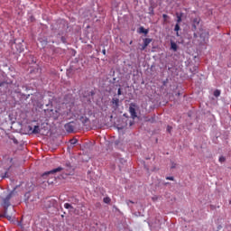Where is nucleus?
Returning <instances> with one entry per match:
<instances>
[{
  "mask_svg": "<svg viewBox=\"0 0 231 231\" xmlns=\"http://www.w3.org/2000/svg\"><path fill=\"white\" fill-rule=\"evenodd\" d=\"M15 192V188L13 191H11L5 199H3V207L5 210V214L8 211V207H10V199H12V197L14 196V193Z\"/></svg>",
  "mask_w": 231,
  "mask_h": 231,
  "instance_id": "1",
  "label": "nucleus"
},
{
  "mask_svg": "<svg viewBox=\"0 0 231 231\" xmlns=\"http://www.w3.org/2000/svg\"><path fill=\"white\" fill-rule=\"evenodd\" d=\"M199 23H201V18L199 16H196L191 20V30L192 32H196L198 30V26H199Z\"/></svg>",
  "mask_w": 231,
  "mask_h": 231,
  "instance_id": "2",
  "label": "nucleus"
},
{
  "mask_svg": "<svg viewBox=\"0 0 231 231\" xmlns=\"http://www.w3.org/2000/svg\"><path fill=\"white\" fill-rule=\"evenodd\" d=\"M23 41L17 42V40H14V44L15 46L16 51L18 53H23L24 51V45H23Z\"/></svg>",
  "mask_w": 231,
  "mask_h": 231,
  "instance_id": "3",
  "label": "nucleus"
},
{
  "mask_svg": "<svg viewBox=\"0 0 231 231\" xmlns=\"http://www.w3.org/2000/svg\"><path fill=\"white\" fill-rule=\"evenodd\" d=\"M134 107H136V104L131 103L129 106V113L134 120L138 116L136 115V109Z\"/></svg>",
  "mask_w": 231,
  "mask_h": 231,
  "instance_id": "4",
  "label": "nucleus"
},
{
  "mask_svg": "<svg viewBox=\"0 0 231 231\" xmlns=\"http://www.w3.org/2000/svg\"><path fill=\"white\" fill-rule=\"evenodd\" d=\"M60 171H62V167H58V168H55L53 170H51L49 171H45L42 177V178H47V176H50V174H56V172H60Z\"/></svg>",
  "mask_w": 231,
  "mask_h": 231,
  "instance_id": "5",
  "label": "nucleus"
},
{
  "mask_svg": "<svg viewBox=\"0 0 231 231\" xmlns=\"http://www.w3.org/2000/svg\"><path fill=\"white\" fill-rule=\"evenodd\" d=\"M199 37H200L199 44H207V42H208V32H202Z\"/></svg>",
  "mask_w": 231,
  "mask_h": 231,
  "instance_id": "6",
  "label": "nucleus"
},
{
  "mask_svg": "<svg viewBox=\"0 0 231 231\" xmlns=\"http://www.w3.org/2000/svg\"><path fill=\"white\" fill-rule=\"evenodd\" d=\"M111 105L113 109H118V107H120V99L118 97H113Z\"/></svg>",
  "mask_w": 231,
  "mask_h": 231,
  "instance_id": "7",
  "label": "nucleus"
},
{
  "mask_svg": "<svg viewBox=\"0 0 231 231\" xmlns=\"http://www.w3.org/2000/svg\"><path fill=\"white\" fill-rule=\"evenodd\" d=\"M65 129L67 133H73L75 131V125H73V123H68L65 125Z\"/></svg>",
  "mask_w": 231,
  "mask_h": 231,
  "instance_id": "8",
  "label": "nucleus"
},
{
  "mask_svg": "<svg viewBox=\"0 0 231 231\" xmlns=\"http://www.w3.org/2000/svg\"><path fill=\"white\" fill-rule=\"evenodd\" d=\"M32 134H41V126L35 125L32 130Z\"/></svg>",
  "mask_w": 231,
  "mask_h": 231,
  "instance_id": "9",
  "label": "nucleus"
},
{
  "mask_svg": "<svg viewBox=\"0 0 231 231\" xmlns=\"http://www.w3.org/2000/svg\"><path fill=\"white\" fill-rule=\"evenodd\" d=\"M176 17H177V24H180V23H181L182 21V17H183V13H176Z\"/></svg>",
  "mask_w": 231,
  "mask_h": 231,
  "instance_id": "10",
  "label": "nucleus"
},
{
  "mask_svg": "<svg viewBox=\"0 0 231 231\" xmlns=\"http://www.w3.org/2000/svg\"><path fill=\"white\" fill-rule=\"evenodd\" d=\"M138 32L139 33H144V35H147V33H149V30L145 29L143 26H141Z\"/></svg>",
  "mask_w": 231,
  "mask_h": 231,
  "instance_id": "11",
  "label": "nucleus"
},
{
  "mask_svg": "<svg viewBox=\"0 0 231 231\" xmlns=\"http://www.w3.org/2000/svg\"><path fill=\"white\" fill-rule=\"evenodd\" d=\"M171 50L173 51H178V44H176L174 42H171Z\"/></svg>",
  "mask_w": 231,
  "mask_h": 231,
  "instance_id": "12",
  "label": "nucleus"
},
{
  "mask_svg": "<svg viewBox=\"0 0 231 231\" xmlns=\"http://www.w3.org/2000/svg\"><path fill=\"white\" fill-rule=\"evenodd\" d=\"M179 30H181V28L180 27V23H176L174 27V32H176L177 37H180V32H178Z\"/></svg>",
  "mask_w": 231,
  "mask_h": 231,
  "instance_id": "13",
  "label": "nucleus"
},
{
  "mask_svg": "<svg viewBox=\"0 0 231 231\" xmlns=\"http://www.w3.org/2000/svg\"><path fill=\"white\" fill-rule=\"evenodd\" d=\"M150 42H152V39H151V38H145V39L143 40L144 47H145V46H149Z\"/></svg>",
  "mask_w": 231,
  "mask_h": 231,
  "instance_id": "14",
  "label": "nucleus"
},
{
  "mask_svg": "<svg viewBox=\"0 0 231 231\" xmlns=\"http://www.w3.org/2000/svg\"><path fill=\"white\" fill-rule=\"evenodd\" d=\"M4 217H6V219L12 221V216L8 215V211H6V209L4 211Z\"/></svg>",
  "mask_w": 231,
  "mask_h": 231,
  "instance_id": "15",
  "label": "nucleus"
},
{
  "mask_svg": "<svg viewBox=\"0 0 231 231\" xmlns=\"http://www.w3.org/2000/svg\"><path fill=\"white\" fill-rule=\"evenodd\" d=\"M162 18L164 23H169V19H171V17L168 14H162Z\"/></svg>",
  "mask_w": 231,
  "mask_h": 231,
  "instance_id": "16",
  "label": "nucleus"
},
{
  "mask_svg": "<svg viewBox=\"0 0 231 231\" xmlns=\"http://www.w3.org/2000/svg\"><path fill=\"white\" fill-rule=\"evenodd\" d=\"M78 142H79V140H77L75 138L69 140L70 145H77Z\"/></svg>",
  "mask_w": 231,
  "mask_h": 231,
  "instance_id": "17",
  "label": "nucleus"
},
{
  "mask_svg": "<svg viewBox=\"0 0 231 231\" xmlns=\"http://www.w3.org/2000/svg\"><path fill=\"white\" fill-rule=\"evenodd\" d=\"M103 201L104 203L108 204V203H111V199L109 197H106V198H104Z\"/></svg>",
  "mask_w": 231,
  "mask_h": 231,
  "instance_id": "18",
  "label": "nucleus"
},
{
  "mask_svg": "<svg viewBox=\"0 0 231 231\" xmlns=\"http://www.w3.org/2000/svg\"><path fill=\"white\" fill-rule=\"evenodd\" d=\"M64 208H67V209L73 208V206H71V204H69V203H65Z\"/></svg>",
  "mask_w": 231,
  "mask_h": 231,
  "instance_id": "19",
  "label": "nucleus"
},
{
  "mask_svg": "<svg viewBox=\"0 0 231 231\" xmlns=\"http://www.w3.org/2000/svg\"><path fill=\"white\" fill-rule=\"evenodd\" d=\"M226 159L225 158V156H220L218 159V162H220V163H224V162H226Z\"/></svg>",
  "mask_w": 231,
  "mask_h": 231,
  "instance_id": "20",
  "label": "nucleus"
},
{
  "mask_svg": "<svg viewBox=\"0 0 231 231\" xmlns=\"http://www.w3.org/2000/svg\"><path fill=\"white\" fill-rule=\"evenodd\" d=\"M219 95H221V91L217 89L214 91V97H219Z\"/></svg>",
  "mask_w": 231,
  "mask_h": 231,
  "instance_id": "21",
  "label": "nucleus"
},
{
  "mask_svg": "<svg viewBox=\"0 0 231 231\" xmlns=\"http://www.w3.org/2000/svg\"><path fill=\"white\" fill-rule=\"evenodd\" d=\"M126 204L128 205V207H131V204H134V202H133L132 200H126Z\"/></svg>",
  "mask_w": 231,
  "mask_h": 231,
  "instance_id": "22",
  "label": "nucleus"
},
{
  "mask_svg": "<svg viewBox=\"0 0 231 231\" xmlns=\"http://www.w3.org/2000/svg\"><path fill=\"white\" fill-rule=\"evenodd\" d=\"M150 14L151 15H154V10L152 9V7H150Z\"/></svg>",
  "mask_w": 231,
  "mask_h": 231,
  "instance_id": "23",
  "label": "nucleus"
},
{
  "mask_svg": "<svg viewBox=\"0 0 231 231\" xmlns=\"http://www.w3.org/2000/svg\"><path fill=\"white\" fill-rule=\"evenodd\" d=\"M166 180H169L170 181H174V177H166Z\"/></svg>",
  "mask_w": 231,
  "mask_h": 231,
  "instance_id": "24",
  "label": "nucleus"
},
{
  "mask_svg": "<svg viewBox=\"0 0 231 231\" xmlns=\"http://www.w3.org/2000/svg\"><path fill=\"white\" fill-rule=\"evenodd\" d=\"M117 95H118V97H120V95H122V88H118Z\"/></svg>",
  "mask_w": 231,
  "mask_h": 231,
  "instance_id": "25",
  "label": "nucleus"
},
{
  "mask_svg": "<svg viewBox=\"0 0 231 231\" xmlns=\"http://www.w3.org/2000/svg\"><path fill=\"white\" fill-rule=\"evenodd\" d=\"M66 167H68V169H71V163H69V162H66Z\"/></svg>",
  "mask_w": 231,
  "mask_h": 231,
  "instance_id": "26",
  "label": "nucleus"
},
{
  "mask_svg": "<svg viewBox=\"0 0 231 231\" xmlns=\"http://www.w3.org/2000/svg\"><path fill=\"white\" fill-rule=\"evenodd\" d=\"M61 42L65 44V42H66V37L62 36V37H61Z\"/></svg>",
  "mask_w": 231,
  "mask_h": 231,
  "instance_id": "27",
  "label": "nucleus"
},
{
  "mask_svg": "<svg viewBox=\"0 0 231 231\" xmlns=\"http://www.w3.org/2000/svg\"><path fill=\"white\" fill-rule=\"evenodd\" d=\"M171 169H176V163L174 162L171 163Z\"/></svg>",
  "mask_w": 231,
  "mask_h": 231,
  "instance_id": "28",
  "label": "nucleus"
},
{
  "mask_svg": "<svg viewBox=\"0 0 231 231\" xmlns=\"http://www.w3.org/2000/svg\"><path fill=\"white\" fill-rule=\"evenodd\" d=\"M193 37H194V39H198V33L194 32Z\"/></svg>",
  "mask_w": 231,
  "mask_h": 231,
  "instance_id": "29",
  "label": "nucleus"
},
{
  "mask_svg": "<svg viewBox=\"0 0 231 231\" xmlns=\"http://www.w3.org/2000/svg\"><path fill=\"white\" fill-rule=\"evenodd\" d=\"M13 142H14V143H18L17 139H15V138L13 139Z\"/></svg>",
  "mask_w": 231,
  "mask_h": 231,
  "instance_id": "30",
  "label": "nucleus"
},
{
  "mask_svg": "<svg viewBox=\"0 0 231 231\" xmlns=\"http://www.w3.org/2000/svg\"><path fill=\"white\" fill-rule=\"evenodd\" d=\"M145 48H147V46H145V43H143L142 50H145Z\"/></svg>",
  "mask_w": 231,
  "mask_h": 231,
  "instance_id": "31",
  "label": "nucleus"
},
{
  "mask_svg": "<svg viewBox=\"0 0 231 231\" xmlns=\"http://www.w3.org/2000/svg\"><path fill=\"white\" fill-rule=\"evenodd\" d=\"M103 55H106V49L102 51Z\"/></svg>",
  "mask_w": 231,
  "mask_h": 231,
  "instance_id": "32",
  "label": "nucleus"
},
{
  "mask_svg": "<svg viewBox=\"0 0 231 231\" xmlns=\"http://www.w3.org/2000/svg\"><path fill=\"white\" fill-rule=\"evenodd\" d=\"M6 174H8V172H5V176H3V178H6Z\"/></svg>",
  "mask_w": 231,
  "mask_h": 231,
  "instance_id": "33",
  "label": "nucleus"
},
{
  "mask_svg": "<svg viewBox=\"0 0 231 231\" xmlns=\"http://www.w3.org/2000/svg\"><path fill=\"white\" fill-rule=\"evenodd\" d=\"M45 207H48V201H45Z\"/></svg>",
  "mask_w": 231,
  "mask_h": 231,
  "instance_id": "34",
  "label": "nucleus"
},
{
  "mask_svg": "<svg viewBox=\"0 0 231 231\" xmlns=\"http://www.w3.org/2000/svg\"><path fill=\"white\" fill-rule=\"evenodd\" d=\"M168 131H171V126H168Z\"/></svg>",
  "mask_w": 231,
  "mask_h": 231,
  "instance_id": "35",
  "label": "nucleus"
},
{
  "mask_svg": "<svg viewBox=\"0 0 231 231\" xmlns=\"http://www.w3.org/2000/svg\"><path fill=\"white\" fill-rule=\"evenodd\" d=\"M51 203H55V200H53V199H52V200H51Z\"/></svg>",
  "mask_w": 231,
  "mask_h": 231,
  "instance_id": "36",
  "label": "nucleus"
},
{
  "mask_svg": "<svg viewBox=\"0 0 231 231\" xmlns=\"http://www.w3.org/2000/svg\"><path fill=\"white\" fill-rule=\"evenodd\" d=\"M30 131H32V126H29Z\"/></svg>",
  "mask_w": 231,
  "mask_h": 231,
  "instance_id": "37",
  "label": "nucleus"
},
{
  "mask_svg": "<svg viewBox=\"0 0 231 231\" xmlns=\"http://www.w3.org/2000/svg\"><path fill=\"white\" fill-rule=\"evenodd\" d=\"M130 125H133V123H130Z\"/></svg>",
  "mask_w": 231,
  "mask_h": 231,
  "instance_id": "38",
  "label": "nucleus"
}]
</instances>
